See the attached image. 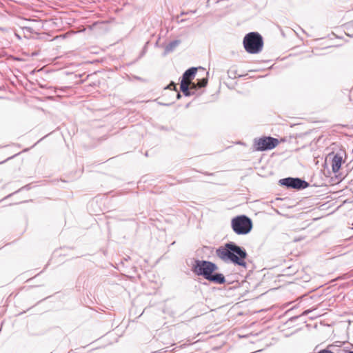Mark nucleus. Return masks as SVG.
Returning <instances> with one entry per match:
<instances>
[{
  "mask_svg": "<svg viewBox=\"0 0 353 353\" xmlns=\"http://www.w3.org/2000/svg\"><path fill=\"white\" fill-rule=\"evenodd\" d=\"M216 255L223 261H231L234 264L245 267L247 253L245 250L234 243H226L216 251Z\"/></svg>",
  "mask_w": 353,
  "mask_h": 353,
  "instance_id": "nucleus-1",
  "label": "nucleus"
},
{
  "mask_svg": "<svg viewBox=\"0 0 353 353\" xmlns=\"http://www.w3.org/2000/svg\"><path fill=\"white\" fill-rule=\"evenodd\" d=\"M217 266L210 261L196 260L193 265L192 271L196 275H201L205 279L219 284L224 283L225 276L222 274L212 273L216 270Z\"/></svg>",
  "mask_w": 353,
  "mask_h": 353,
  "instance_id": "nucleus-2",
  "label": "nucleus"
},
{
  "mask_svg": "<svg viewBox=\"0 0 353 353\" xmlns=\"http://www.w3.org/2000/svg\"><path fill=\"white\" fill-rule=\"evenodd\" d=\"M243 44L247 52L258 54L262 50L263 47V37L258 32H250L244 37Z\"/></svg>",
  "mask_w": 353,
  "mask_h": 353,
  "instance_id": "nucleus-3",
  "label": "nucleus"
},
{
  "mask_svg": "<svg viewBox=\"0 0 353 353\" xmlns=\"http://www.w3.org/2000/svg\"><path fill=\"white\" fill-rule=\"evenodd\" d=\"M232 228L237 234H246L252 228V222L245 215L237 216L231 221Z\"/></svg>",
  "mask_w": 353,
  "mask_h": 353,
  "instance_id": "nucleus-4",
  "label": "nucleus"
},
{
  "mask_svg": "<svg viewBox=\"0 0 353 353\" xmlns=\"http://www.w3.org/2000/svg\"><path fill=\"white\" fill-rule=\"evenodd\" d=\"M280 141L271 137H263L254 140V149L256 151L270 150L275 148Z\"/></svg>",
  "mask_w": 353,
  "mask_h": 353,
  "instance_id": "nucleus-5",
  "label": "nucleus"
},
{
  "mask_svg": "<svg viewBox=\"0 0 353 353\" xmlns=\"http://www.w3.org/2000/svg\"><path fill=\"white\" fill-rule=\"evenodd\" d=\"M283 184L286 185L287 187L295 188V189H301L305 188L307 186V183L305 181H303L300 179L296 178H287L283 179Z\"/></svg>",
  "mask_w": 353,
  "mask_h": 353,
  "instance_id": "nucleus-6",
  "label": "nucleus"
},
{
  "mask_svg": "<svg viewBox=\"0 0 353 353\" xmlns=\"http://www.w3.org/2000/svg\"><path fill=\"white\" fill-rule=\"evenodd\" d=\"M189 88L196 89V83L192 82V81L190 79H188V77H185V75L183 74L180 85V89L185 96H188L190 95Z\"/></svg>",
  "mask_w": 353,
  "mask_h": 353,
  "instance_id": "nucleus-7",
  "label": "nucleus"
},
{
  "mask_svg": "<svg viewBox=\"0 0 353 353\" xmlns=\"http://www.w3.org/2000/svg\"><path fill=\"white\" fill-rule=\"evenodd\" d=\"M343 163V157L339 154H336L332 159V170L333 172L336 173L341 169V165Z\"/></svg>",
  "mask_w": 353,
  "mask_h": 353,
  "instance_id": "nucleus-8",
  "label": "nucleus"
},
{
  "mask_svg": "<svg viewBox=\"0 0 353 353\" xmlns=\"http://www.w3.org/2000/svg\"><path fill=\"white\" fill-rule=\"evenodd\" d=\"M197 70V68H191L187 70L184 72V74L185 75V77H188V79H190L191 81H192L195 77Z\"/></svg>",
  "mask_w": 353,
  "mask_h": 353,
  "instance_id": "nucleus-9",
  "label": "nucleus"
},
{
  "mask_svg": "<svg viewBox=\"0 0 353 353\" xmlns=\"http://www.w3.org/2000/svg\"><path fill=\"white\" fill-rule=\"evenodd\" d=\"M208 83L207 79H202L197 83H196V88H203L205 87Z\"/></svg>",
  "mask_w": 353,
  "mask_h": 353,
  "instance_id": "nucleus-10",
  "label": "nucleus"
},
{
  "mask_svg": "<svg viewBox=\"0 0 353 353\" xmlns=\"http://www.w3.org/2000/svg\"><path fill=\"white\" fill-rule=\"evenodd\" d=\"M168 88L170 90H175L176 89V84L174 83H171L168 86Z\"/></svg>",
  "mask_w": 353,
  "mask_h": 353,
  "instance_id": "nucleus-11",
  "label": "nucleus"
},
{
  "mask_svg": "<svg viewBox=\"0 0 353 353\" xmlns=\"http://www.w3.org/2000/svg\"><path fill=\"white\" fill-rule=\"evenodd\" d=\"M347 353H353V351H349Z\"/></svg>",
  "mask_w": 353,
  "mask_h": 353,
  "instance_id": "nucleus-12",
  "label": "nucleus"
}]
</instances>
